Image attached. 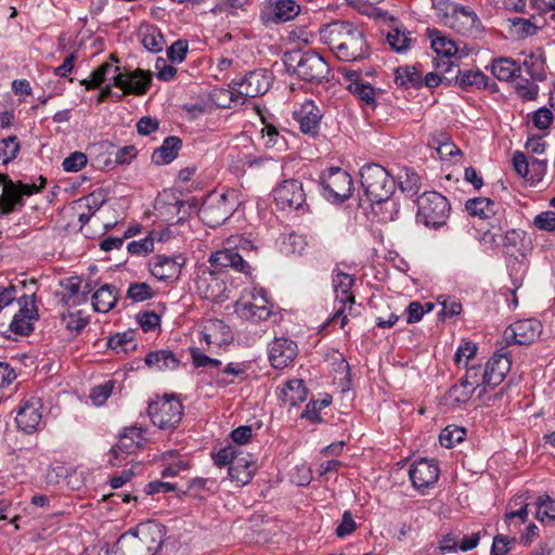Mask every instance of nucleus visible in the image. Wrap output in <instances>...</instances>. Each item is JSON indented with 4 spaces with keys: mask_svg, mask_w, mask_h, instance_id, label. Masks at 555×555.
I'll list each match as a JSON object with an SVG mask.
<instances>
[{
    "mask_svg": "<svg viewBox=\"0 0 555 555\" xmlns=\"http://www.w3.org/2000/svg\"><path fill=\"white\" fill-rule=\"evenodd\" d=\"M386 39L392 51L397 53L405 52L408 49H410L412 42L410 33H405L398 27L389 31Z\"/></svg>",
    "mask_w": 555,
    "mask_h": 555,
    "instance_id": "nucleus-55",
    "label": "nucleus"
},
{
    "mask_svg": "<svg viewBox=\"0 0 555 555\" xmlns=\"http://www.w3.org/2000/svg\"><path fill=\"white\" fill-rule=\"evenodd\" d=\"M211 268L218 272L233 270L251 276V267L243 256L233 247H227L212 253L209 257Z\"/></svg>",
    "mask_w": 555,
    "mask_h": 555,
    "instance_id": "nucleus-21",
    "label": "nucleus"
},
{
    "mask_svg": "<svg viewBox=\"0 0 555 555\" xmlns=\"http://www.w3.org/2000/svg\"><path fill=\"white\" fill-rule=\"evenodd\" d=\"M535 518L539 521L555 520V500L550 495L543 494L537 498L535 502Z\"/></svg>",
    "mask_w": 555,
    "mask_h": 555,
    "instance_id": "nucleus-54",
    "label": "nucleus"
},
{
    "mask_svg": "<svg viewBox=\"0 0 555 555\" xmlns=\"http://www.w3.org/2000/svg\"><path fill=\"white\" fill-rule=\"evenodd\" d=\"M244 452L235 446L228 444L221 448L218 452L212 454V460L218 467H230L236 459L240 457Z\"/></svg>",
    "mask_w": 555,
    "mask_h": 555,
    "instance_id": "nucleus-57",
    "label": "nucleus"
},
{
    "mask_svg": "<svg viewBox=\"0 0 555 555\" xmlns=\"http://www.w3.org/2000/svg\"><path fill=\"white\" fill-rule=\"evenodd\" d=\"M42 406V401L38 397L24 398L16 411L15 423L17 428L28 435L36 433L41 425Z\"/></svg>",
    "mask_w": 555,
    "mask_h": 555,
    "instance_id": "nucleus-19",
    "label": "nucleus"
},
{
    "mask_svg": "<svg viewBox=\"0 0 555 555\" xmlns=\"http://www.w3.org/2000/svg\"><path fill=\"white\" fill-rule=\"evenodd\" d=\"M115 87L124 91L125 94L143 95L152 83V75L141 68L130 73H125L122 77H116Z\"/></svg>",
    "mask_w": 555,
    "mask_h": 555,
    "instance_id": "nucleus-29",
    "label": "nucleus"
},
{
    "mask_svg": "<svg viewBox=\"0 0 555 555\" xmlns=\"http://www.w3.org/2000/svg\"><path fill=\"white\" fill-rule=\"evenodd\" d=\"M250 300H238L235 304L236 314L249 322L268 320L272 314V304L268 299V293L262 287H254L249 294Z\"/></svg>",
    "mask_w": 555,
    "mask_h": 555,
    "instance_id": "nucleus-13",
    "label": "nucleus"
},
{
    "mask_svg": "<svg viewBox=\"0 0 555 555\" xmlns=\"http://www.w3.org/2000/svg\"><path fill=\"white\" fill-rule=\"evenodd\" d=\"M271 80L272 76L267 69H255L240 79H232L229 83L231 90H222L221 95L233 101L234 93H237L236 98H241L244 103L247 98L264 94L270 88Z\"/></svg>",
    "mask_w": 555,
    "mask_h": 555,
    "instance_id": "nucleus-10",
    "label": "nucleus"
},
{
    "mask_svg": "<svg viewBox=\"0 0 555 555\" xmlns=\"http://www.w3.org/2000/svg\"><path fill=\"white\" fill-rule=\"evenodd\" d=\"M82 279L74 275L67 278L63 283L62 301L67 306H79L87 302V297L81 294Z\"/></svg>",
    "mask_w": 555,
    "mask_h": 555,
    "instance_id": "nucleus-44",
    "label": "nucleus"
},
{
    "mask_svg": "<svg viewBox=\"0 0 555 555\" xmlns=\"http://www.w3.org/2000/svg\"><path fill=\"white\" fill-rule=\"evenodd\" d=\"M538 2H530L531 11L527 12V16L508 17L506 22L512 35L518 39L534 36L538 30L544 27L547 17L555 21V2H541L544 7H538Z\"/></svg>",
    "mask_w": 555,
    "mask_h": 555,
    "instance_id": "nucleus-9",
    "label": "nucleus"
},
{
    "mask_svg": "<svg viewBox=\"0 0 555 555\" xmlns=\"http://www.w3.org/2000/svg\"><path fill=\"white\" fill-rule=\"evenodd\" d=\"M167 528L147 520L122 533L112 546V555H160Z\"/></svg>",
    "mask_w": 555,
    "mask_h": 555,
    "instance_id": "nucleus-2",
    "label": "nucleus"
},
{
    "mask_svg": "<svg viewBox=\"0 0 555 555\" xmlns=\"http://www.w3.org/2000/svg\"><path fill=\"white\" fill-rule=\"evenodd\" d=\"M236 207L234 191L209 195L201 207L202 219L210 228L220 227L233 216Z\"/></svg>",
    "mask_w": 555,
    "mask_h": 555,
    "instance_id": "nucleus-12",
    "label": "nucleus"
},
{
    "mask_svg": "<svg viewBox=\"0 0 555 555\" xmlns=\"http://www.w3.org/2000/svg\"><path fill=\"white\" fill-rule=\"evenodd\" d=\"M276 206L283 210H298L305 214L309 210L307 194L302 182L297 179H286L273 190Z\"/></svg>",
    "mask_w": 555,
    "mask_h": 555,
    "instance_id": "nucleus-14",
    "label": "nucleus"
},
{
    "mask_svg": "<svg viewBox=\"0 0 555 555\" xmlns=\"http://www.w3.org/2000/svg\"><path fill=\"white\" fill-rule=\"evenodd\" d=\"M501 245L506 257L528 256L532 250L531 238L526 231L520 229L507 230L504 235H502Z\"/></svg>",
    "mask_w": 555,
    "mask_h": 555,
    "instance_id": "nucleus-31",
    "label": "nucleus"
},
{
    "mask_svg": "<svg viewBox=\"0 0 555 555\" xmlns=\"http://www.w3.org/2000/svg\"><path fill=\"white\" fill-rule=\"evenodd\" d=\"M440 467L435 459L422 457L414 461L409 468L412 487L421 494L427 493L437 483Z\"/></svg>",
    "mask_w": 555,
    "mask_h": 555,
    "instance_id": "nucleus-15",
    "label": "nucleus"
},
{
    "mask_svg": "<svg viewBox=\"0 0 555 555\" xmlns=\"http://www.w3.org/2000/svg\"><path fill=\"white\" fill-rule=\"evenodd\" d=\"M446 81L451 85H457L462 90L468 91L470 89H490L496 90V83L490 82V79L480 69L462 70L457 68L454 76L446 77Z\"/></svg>",
    "mask_w": 555,
    "mask_h": 555,
    "instance_id": "nucleus-28",
    "label": "nucleus"
},
{
    "mask_svg": "<svg viewBox=\"0 0 555 555\" xmlns=\"http://www.w3.org/2000/svg\"><path fill=\"white\" fill-rule=\"evenodd\" d=\"M147 414L159 429H175L182 420L183 404L176 395H165L150 402Z\"/></svg>",
    "mask_w": 555,
    "mask_h": 555,
    "instance_id": "nucleus-11",
    "label": "nucleus"
},
{
    "mask_svg": "<svg viewBox=\"0 0 555 555\" xmlns=\"http://www.w3.org/2000/svg\"><path fill=\"white\" fill-rule=\"evenodd\" d=\"M144 441L143 430L135 426L125 428L119 435L117 443L108 452V463L112 466H120L128 456L135 454Z\"/></svg>",
    "mask_w": 555,
    "mask_h": 555,
    "instance_id": "nucleus-17",
    "label": "nucleus"
},
{
    "mask_svg": "<svg viewBox=\"0 0 555 555\" xmlns=\"http://www.w3.org/2000/svg\"><path fill=\"white\" fill-rule=\"evenodd\" d=\"M214 268H199L194 279L195 291L203 298L221 302L227 298V285Z\"/></svg>",
    "mask_w": 555,
    "mask_h": 555,
    "instance_id": "nucleus-16",
    "label": "nucleus"
},
{
    "mask_svg": "<svg viewBox=\"0 0 555 555\" xmlns=\"http://www.w3.org/2000/svg\"><path fill=\"white\" fill-rule=\"evenodd\" d=\"M261 133L267 149H275L279 151L285 149L286 140L274 125L264 122Z\"/></svg>",
    "mask_w": 555,
    "mask_h": 555,
    "instance_id": "nucleus-56",
    "label": "nucleus"
},
{
    "mask_svg": "<svg viewBox=\"0 0 555 555\" xmlns=\"http://www.w3.org/2000/svg\"><path fill=\"white\" fill-rule=\"evenodd\" d=\"M398 183L401 192L406 197H414L422 189L421 177L417 172L409 167H404L398 175Z\"/></svg>",
    "mask_w": 555,
    "mask_h": 555,
    "instance_id": "nucleus-49",
    "label": "nucleus"
},
{
    "mask_svg": "<svg viewBox=\"0 0 555 555\" xmlns=\"http://www.w3.org/2000/svg\"><path fill=\"white\" fill-rule=\"evenodd\" d=\"M111 62H105L98 68H95L89 79L81 80V85L86 87L87 90L95 89L103 82L107 81L106 73L116 72L118 60L114 55L109 57Z\"/></svg>",
    "mask_w": 555,
    "mask_h": 555,
    "instance_id": "nucleus-52",
    "label": "nucleus"
},
{
    "mask_svg": "<svg viewBox=\"0 0 555 555\" xmlns=\"http://www.w3.org/2000/svg\"><path fill=\"white\" fill-rule=\"evenodd\" d=\"M256 472V462L248 453H243L228 469V475L231 481L235 482L237 487H243L249 483Z\"/></svg>",
    "mask_w": 555,
    "mask_h": 555,
    "instance_id": "nucleus-32",
    "label": "nucleus"
},
{
    "mask_svg": "<svg viewBox=\"0 0 555 555\" xmlns=\"http://www.w3.org/2000/svg\"><path fill=\"white\" fill-rule=\"evenodd\" d=\"M144 362L147 366L155 367L158 371L176 370L180 365L179 358L169 349L149 352Z\"/></svg>",
    "mask_w": 555,
    "mask_h": 555,
    "instance_id": "nucleus-39",
    "label": "nucleus"
},
{
    "mask_svg": "<svg viewBox=\"0 0 555 555\" xmlns=\"http://www.w3.org/2000/svg\"><path fill=\"white\" fill-rule=\"evenodd\" d=\"M91 299L95 312L107 313L117 304L118 289L112 284H104L93 293Z\"/></svg>",
    "mask_w": 555,
    "mask_h": 555,
    "instance_id": "nucleus-37",
    "label": "nucleus"
},
{
    "mask_svg": "<svg viewBox=\"0 0 555 555\" xmlns=\"http://www.w3.org/2000/svg\"><path fill=\"white\" fill-rule=\"evenodd\" d=\"M0 183L2 184V194L0 196V215H9L16 207L24 206V199L18 192V185L15 184L7 175L0 173Z\"/></svg>",
    "mask_w": 555,
    "mask_h": 555,
    "instance_id": "nucleus-33",
    "label": "nucleus"
},
{
    "mask_svg": "<svg viewBox=\"0 0 555 555\" xmlns=\"http://www.w3.org/2000/svg\"><path fill=\"white\" fill-rule=\"evenodd\" d=\"M535 80L520 79L516 83V92L525 101L535 100L539 93V86Z\"/></svg>",
    "mask_w": 555,
    "mask_h": 555,
    "instance_id": "nucleus-63",
    "label": "nucleus"
},
{
    "mask_svg": "<svg viewBox=\"0 0 555 555\" xmlns=\"http://www.w3.org/2000/svg\"><path fill=\"white\" fill-rule=\"evenodd\" d=\"M504 348L495 351L485 366L488 374V386H491L492 389L504 380L512 366L511 354L504 351Z\"/></svg>",
    "mask_w": 555,
    "mask_h": 555,
    "instance_id": "nucleus-30",
    "label": "nucleus"
},
{
    "mask_svg": "<svg viewBox=\"0 0 555 555\" xmlns=\"http://www.w3.org/2000/svg\"><path fill=\"white\" fill-rule=\"evenodd\" d=\"M107 347L116 353H128L137 349L135 332L132 330L116 333L107 338Z\"/></svg>",
    "mask_w": 555,
    "mask_h": 555,
    "instance_id": "nucleus-50",
    "label": "nucleus"
},
{
    "mask_svg": "<svg viewBox=\"0 0 555 555\" xmlns=\"http://www.w3.org/2000/svg\"><path fill=\"white\" fill-rule=\"evenodd\" d=\"M465 208L470 216L488 220L489 228L483 232L481 241L495 244L498 233L494 230L502 231L507 225L504 209L488 197L470 198Z\"/></svg>",
    "mask_w": 555,
    "mask_h": 555,
    "instance_id": "nucleus-7",
    "label": "nucleus"
},
{
    "mask_svg": "<svg viewBox=\"0 0 555 555\" xmlns=\"http://www.w3.org/2000/svg\"><path fill=\"white\" fill-rule=\"evenodd\" d=\"M521 66L511 57H500L492 62L491 72L501 81H509L519 77Z\"/></svg>",
    "mask_w": 555,
    "mask_h": 555,
    "instance_id": "nucleus-45",
    "label": "nucleus"
},
{
    "mask_svg": "<svg viewBox=\"0 0 555 555\" xmlns=\"http://www.w3.org/2000/svg\"><path fill=\"white\" fill-rule=\"evenodd\" d=\"M347 89L366 105L376 106V90L373 85L363 79V73L354 69L341 70Z\"/></svg>",
    "mask_w": 555,
    "mask_h": 555,
    "instance_id": "nucleus-26",
    "label": "nucleus"
},
{
    "mask_svg": "<svg viewBox=\"0 0 555 555\" xmlns=\"http://www.w3.org/2000/svg\"><path fill=\"white\" fill-rule=\"evenodd\" d=\"M182 147V140L179 137L170 135L165 138L162 145L154 150L152 162L157 166L168 165L173 162Z\"/></svg>",
    "mask_w": 555,
    "mask_h": 555,
    "instance_id": "nucleus-36",
    "label": "nucleus"
},
{
    "mask_svg": "<svg viewBox=\"0 0 555 555\" xmlns=\"http://www.w3.org/2000/svg\"><path fill=\"white\" fill-rule=\"evenodd\" d=\"M89 323V318L82 311H67L61 314V325L67 331L69 337L78 336Z\"/></svg>",
    "mask_w": 555,
    "mask_h": 555,
    "instance_id": "nucleus-51",
    "label": "nucleus"
},
{
    "mask_svg": "<svg viewBox=\"0 0 555 555\" xmlns=\"http://www.w3.org/2000/svg\"><path fill=\"white\" fill-rule=\"evenodd\" d=\"M522 66L532 80L543 81L546 79V60L541 49L528 53L524 59Z\"/></svg>",
    "mask_w": 555,
    "mask_h": 555,
    "instance_id": "nucleus-38",
    "label": "nucleus"
},
{
    "mask_svg": "<svg viewBox=\"0 0 555 555\" xmlns=\"http://www.w3.org/2000/svg\"><path fill=\"white\" fill-rule=\"evenodd\" d=\"M21 150V144L16 135H10L0 140V160L2 164H9L16 158Z\"/></svg>",
    "mask_w": 555,
    "mask_h": 555,
    "instance_id": "nucleus-58",
    "label": "nucleus"
},
{
    "mask_svg": "<svg viewBox=\"0 0 555 555\" xmlns=\"http://www.w3.org/2000/svg\"><path fill=\"white\" fill-rule=\"evenodd\" d=\"M395 82L403 89H421L422 72L416 65H402L395 69Z\"/></svg>",
    "mask_w": 555,
    "mask_h": 555,
    "instance_id": "nucleus-41",
    "label": "nucleus"
},
{
    "mask_svg": "<svg viewBox=\"0 0 555 555\" xmlns=\"http://www.w3.org/2000/svg\"><path fill=\"white\" fill-rule=\"evenodd\" d=\"M359 14L379 23L388 24L397 21L396 16L382 8L376 7L375 2H347Z\"/></svg>",
    "mask_w": 555,
    "mask_h": 555,
    "instance_id": "nucleus-40",
    "label": "nucleus"
},
{
    "mask_svg": "<svg viewBox=\"0 0 555 555\" xmlns=\"http://www.w3.org/2000/svg\"><path fill=\"white\" fill-rule=\"evenodd\" d=\"M466 367V374L462 377V380H466L467 385L473 388V391L479 390L478 397L481 398L492 389L491 386H488L487 371L479 364Z\"/></svg>",
    "mask_w": 555,
    "mask_h": 555,
    "instance_id": "nucleus-46",
    "label": "nucleus"
},
{
    "mask_svg": "<svg viewBox=\"0 0 555 555\" xmlns=\"http://www.w3.org/2000/svg\"><path fill=\"white\" fill-rule=\"evenodd\" d=\"M126 297L132 302H142L153 298L154 291L145 282H135L129 285Z\"/></svg>",
    "mask_w": 555,
    "mask_h": 555,
    "instance_id": "nucleus-59",
    "label": "nucleus"
},
{
    "mask_svg": "<svg viewBox=\"0 0 555 555\" xmlns=\"http://www.w3.org/2000/svg\"><path fill=\"white\" fill-rule=\"evenodd\" d=\"M427 36L430 39L431 49L438 55H442L446 59H450L457 53L459 48L456 43L447 36H443L440 30L428 28Z\"/></svg>",
    "mask_w": 555,
    "mask_h": 555,
    "instance_id": "nucleus-43",
    "label": "nucleus"
},
{
    "mask_svg": "<svg viewBox=\"0 0 555 555\" xmlns=\"http://www.w3.org/2000/svg\"><path fill=\"white\" fill-rule=\"evenodd\" d=\"M20 310L14 314L9 330L15 335L28 336L34 331L33 321L37 320L39 314L35 304V297L23 296L18 299Z\"/></svg>",
    "mask_w": 555,
    "mask_h": 555,
    "instance_id": "nucleus-22",
    "label": "nucleus"
},
{
    "mask_svg": "<svg viewBox=\"0 0 555 555\" xmlns=\"http://www.w3.org/2000/svg\"><path fill=\"white\" fill-rule=\"evenodd\" d=\"M322 196L332 204H343L353 193V180L348 171L340 167H330L319 177Z\"/></svg>",
    "mask_w": 555,
    "mask_h": 555,
    "instance_id": "nucleus-8",
    "label": "nucleus"
},
{
    "mask_svg": "<svg viewBox=\"0 0 555 555\" xmlns=\"http://www.w3.org/2000/svg\"><path fill=\"white\" fill-rule=\"evenodd\" d=\"M473 388H470L466 380H459V383L454 384L450 387V389L444 395V402L452 409L459 408L462 404L467 403L473 393Z\"/></svg>",
    "mask_w": 555,
    "mask_h": 555,
    "instance_id": "nucleus-47",
    "label": "nucleus"
},
{
    "mask_svg": "<svg viewBox=\"0 0 555 555\" xmlns=\"http://www.w3.org/2000/svg\"><path fill=\"white\" fill-rule=\"evenodd\" d=\"M320 40L328 46L335 56L344 62H357L371 55L364 33L353 23L334 21L319 31Z\"/></svg>",
    "mask_w": 555,
    "mask_h": 555,
    "instance_id": "nucleus-1",
    "label": "nucleus"
},
{
    "mask_svg": "<svg viewBox=\"0 0 555 555\" xmlns=\"http://www.w3.org/2000/svg\"><path fill=\"white\" fill-rule=\"evenodd\" d=\"M506 266L512 285L520 288L529 268L528 256H509Z\"/></svg>",
    "mask_w": 555,
    "mask_h": 555,
    "instance_id": "nucleus-48",
    "label": "nucleus"
},
{
    "mask_svg": "<svg viewBox=\"0 0 555 555\" xmlns=\"http://www.w3.org/2000/svg\"><path fill=\"white\" fill-rule=\"evenodd\" d=\"M87 155L82 152L76 151L64 158L62 167L66 172H77L87 165Z\"/></svg>",
    "mask_w": 555,
    "mask_h": 555,
    "instance_id": "nucleus-62",
    "label": "nucleus"
},
{
    "mask_svg": "<svg viewBox=\"0 0 555 555\" xmlns=\"http://www.w3.org/2000/svg\"><path fill=\"white\" fill-rule=\"evenodd\" d=\"M284 64L288 73L307 82L320 83L323 79H327L330 74L327 62L314 51L295 50L286 52Z\"/></svg>",
    "mask_w": 555,
    "mask_h": 555,
    "instance_id": "nucleus-3",
    "label": "nucleus"
},
{
    "mask_svg": "<svg viewBox=\"0 0 555 555\" xmlns=\"http://www.w3.org/2000/svg\"><path fill=\"white\" fill-rule=\"evenodd\" d=\"M466 429L462 426L448 425L439 435L440 444L447 449H452L466 438Z\"/></svg>",
    "mask_w": 555,
    "mask_h": 555,
    "instance_id": "nucleus-53",
    "label": "nucleus"
},
{
    "mask_svg": "<svg viewBox=\"0 0 555 555\" xmlns=\"http://www.w3.org/2000/svg\"><path fill=\"white\" fill-rule=\"evenodd\" d=\"M554 116L550 108L543 106L534 111L531 115L533 126L539 130L548 129L553 124Z\"/></svg>",
    "mask_w": 555,
    "mask_h": 555,
    "instance_id": "nucleus-64",
    "label": "nucleus"
},
{
    "mask_svg": "<svg viewBox=\"0 0 555 555\" xmlns=\"http://www.w3.org/2000/svg\"><path fill=\"white\" fill-rule=\"evenodd\" d=\"M233 335L229 325L220 319L208 320L198 332V340L204 350H209L212 346L221 347L232 341Z\"/></svg>",
    "mask_w": 555,
    "mask_h": 555,
    "instance_id": "nucleus-25",
    "label": "nucleus"
},
{
    "mask_svg": "<svg viewBox=\"0 0 555 555\" xmlns=\"http://www.w3.org/2000/svg\"><path fill=\"white\" fill-rule=\"evenodd\" d=\"M542 323L532 318L518 320L509 324L503 333L504 347L516 345H530L542 333Z\"/></svg>",
    "mask_w": 555,
    "mask_h": 555,
    "instance_id": "nucleus-18",
    "label": "nucleus"
},
{
    "mask_svg": "<svg viewBox=\"0 0 555 555\" xmlns=\"http://www.w3.org/2000/svg\"><path fill=\"white\" fill-rule=\"evenodd\" d=\"M434 309V304L426 302L425 305L420 301H411L405 309L406 323L414 324L420 322L426 313Z\"/></svg>",
    "mask_w": 555,
    "mask_h": 555,
    "instance_id": "nucleus-60",
    "label": "nucleus"
},
{
    "mask_svg": "<svg viewBox=\"0 0 555 555\" xmlns=\"http://www.w3.org/2000/svg\"><path fill=\"white\" fill-rule=\"evenodd\" d=\"M308 389L305 382L300 378L289 379L281 389V399L292 406L298 405L306 401Z\"/></svg>",
    "mask_w": 555,
    "mask_h": 555,
    "instance_id": "nucleus-42",
    "label": "nucleus"
},
{
    "mask_svg": "<svg viewBox=\"0 0 555 555\" xmlns=\"http://www.w3.org/2000/svg\"><path fill=\"white\" fill-rule=\"evenodd\" d=\"M332 284L335 293V300H344L345 302H349V314H352L353 306L356 302L354 295L351 292V288L354 284L353 275L345 273L340 270H334Z\"/></svg>",
    "mask_w": 555,
    "mask_h": 555,
    "instance_id": "nucleus-34",
    "label": "nucleus"
},
{
    "mask_svg": "<svg viewBox=\"0 0 555 555\" xmlns=\"http://www.w3.org/2000/svg\"><path fill=\"white\" fill-rule=\"evenodd\" d=\"M293 116L298 122L299 129L304 134L311 138H317L319 135L323 112L314 101H305L300 107L294 112Z\"/></svg>",
    "mask_w": 555,
    "mask_h": 555,
    "instance_id": "nucleus-24",
    "label": "nucleus"
},
{
    "mask_svg": "<svg viewBox=\"0 0 555 555\" xmlns=\"http://www.w3.org/2000/svg\"><path fill=\"white\" fill-rule=\"evenodd\" d=\"M360 182L371 203L387 202L395 192V180L386 168L375 163H369L361 167Z\"/></svg>",
    "mask_w": 555,
    "mask_h": 555,
    "instance_id": "nucleus-4",
    "label": "nucleus"
},
{
    "mask_svg": "<svg viewBox=\"0 0 555 555\" xmlns=\"http://www.w3.org/2000/svg\"><path fill=\"white\" fill-rule=\"evenodd\" d=\"M417 223L428 229H439L449 219L451 205L446 196L436 191H426L416 199Z\"/></svg>",
    "mask_w": 555,
    "mask_h": 555,
    "instance_id": "nucleus-5",
    "label": "nucleus"
},
{
    "mask_svg": "<svg viewBox=\"0 0 555 555\" xmlns=\"http://www.w3.org/2000/svg\"><path fill=\"white\" fill-rule=\"evenodd\" d=\"M298 354L296 343L286 337L275 338L269 347V360L276 370L287 367L293 363Z\"/></svg>",
    "mask_w": 555,
    "mask_h": 555,
    "instance_id": "nucleus-27",
    "label": "nucleus"
},
{
    "mask_svg": "<svg viewBox=\"0 0 555 555\" xmlns=\"http://www.w3.org/2000/svg\"><path fill=\"white\" fill-rule=\"evenodd\" d=\"M138 38L144 49L151 53H159L166 46V40L159 28L150 23L140 24Z\"/></svg>",
    "mask_w": 555,
    "mask_h": 555,
    "instance_id": "nucleus-35",
    "label": "nucleus"
},
{
    "mask_svg": "<svg viewBox=\"0 0 555 555\" xmlns=\"http://www.w3.org/2000/svg\"><path fill=\"white\" fill-rule=\"evenodd\" d=\"M437 16L442 23L463 36L474 35L480 27L476 12L468 5L453 2H433Z\"/></svg>",
    "mask_w": 555,
    "mask_h": 555,
    "instance_id": "nucleus-6",
    "label": "nucleus"
},
{
    "mask_svg": "<svg viewBox=\"0 0 555 555\" xmlns=\"http://www.w3.org/2000/svg\"><path fill=\"white\" fill-rule=\"evenodd\" d=\"M115 386L114 380H106L105 383L95 386L90 391V399L93 404L100 406L105 403V401L111 397L113 389Z\"/></svg>",
    "mask_w": 555,
    "mask_h": 555,
    "instance_id": "nucleus-61",
    "label": "nucleus"
},
{
    "mask_svg": "<svg viewBox=\"0 0 555 555\" xmlns=\"http://www.w3.org/2000/svg\"><path fill=\"white\" fill-rule=\"evenodd\" d=\"M185 263L186 258L183 254L156 255L150 262V272L158 281H176Z\"/></svg>",
    "mask_w": 555,
    "mask_h": 555,
    "instance_id": "nucleus-20",
    "label": "nucleus"
},
{
    "mask_svg": "<svg viewBox=\"0 0 555 555\" xmlns=\"http://www.w3.org/2000/svg\"><path fill=\"white\" fill-rule=\"evenodd\" d=\"M300 11L298 2H267L259 18L264 26L279 25L294 20Z\"/></svg>",
    "mask_w": 555,
    "mask_h": 555,
    "instance_id": "nucleus-23",
    "label": "nucleus"
}]
</instances>
